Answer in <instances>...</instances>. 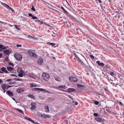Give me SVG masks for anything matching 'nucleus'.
Here are the masks:
<instances>
[{
    "label": "nucleus",
    "mask_w": 124,
    "mask_h": 124,
    "mask_svg": "<svg viewBox=\"0 0 124 124\" xmlns=\"http://www.w3.org/2000/svg\"><path fill=\"white\" fill-rule=\"evenodd\" d=\"M69 80L71 82L73 81L74 82H76L78 81L77 79L75 77L70 76L69 77Z\"/></svg>",
    "instance_id": "6"
},
{
    "label": "nucleus",
    "mask_w": 124,
    "mask_h": 124,
    "mask_svg": "<svg viewBox=\"0 0 124 124\" xmlns=\"http://www.w3.org/2000/svg\"><path fill=\"white\" fill-rule=\"evenodd\" d=\"M3 52L4 55L5 56H6L8 55H9L11 53L10 51L9 50H4Z\"/></svg>",
    "instance_id": "10"
},
{
    "label": "nucleus",
    "mask_w": 124,
    "mask_h": 124,
    "mask_svg": "<svg viewBox=\"0 0 124 124\" xmlns=\"http://www.w3.org/2000/svg\"><path fill=\"white\" fill-rule=\"evenodd\" d=\"M37 86V85L35 84H31V86H30L31 87H36Z\"/></svg>",
    "instance_id": "39"
},
{
    "label": "nucleus",
    "mask_w": 124,
    "mask_h": 124,
    "mask_svg": "<svg viewBox=\"0 0 124 124\" xmlns=\"http://www.w3.org/2000/svg\"><path fill=\"white\" fill-rule=\"evenodd\" d=\"M115 13H116L117 14H118V13H119V12L118 11H115Z\"/></svg>",
    "instance_id": "61"
},
{
    "label": "nucleus",
    "mask_w": 124,
    "mask_h": 124,
    "mask_svg": "<svg viewBox=\"0 0 124 124\" xmlns=\"http://www.w3.org/2000/svg\"><path fill=\"white\" fill-rule=\"evenodd\" d=\"M14 26H15L16 28V29L19 30V29L17 27V26L16 25H14Z\"/></svg>",
    "instance_id": "56"
},
{
    "label": "nucleus",
    "mask_w": 124,
    "mask_h": 124,
    "mask_svg": "<svg viewBox=\"0 0 124 124\" xmlns=\"http://www.w3.org/2000/svg\"><path fill=\"white\" fill-rule=\"evenodd\" d=\"M28 96L31 99H35V98L34 96L33 95L29 94L28 95Z\"/></svg>",
    "instance_id": "25"
},
{
    "label": "nucleus",
    "mask_w": 124,
    "mask_h": 124,
    "mask_svg": "<svg viewBox=\"0 0 124 124\" xmlns=\"http://www.w3.org/2000/svg\"><path fill=\"white\" fill-rule=\"evenodd\" d=\"M2 48V49H6V48L5 46H4L3 47V45H0V48Z\"/></svg>",
    "instance_id": "37"
},
{
    "label": "nucleus",
    "mask_w": 124,
    "mask_h": 124,
    "mask_svg": "<svg viewBox=\"0 0 124 124\" xmlns=\"http://www.w3.org/2000/svg\"><path fill=\"white\" fill-rule=\"evenodd\" d=\"M93 115L95 116H100L99 115L98 113H94Z\"/></svg>",
    "instance_id": "36"
},
{
    "label": "nucleus",
    "mask_w": 124,
    "mask_h": 124,
    "mask_svg": "<svg viewBox=\"0 0 124 124\" xmlns=\"http://www.w3.org/2000/svg\"><path fill=\"white\" fill-rule=\"evenodd\" d=\"M37 115L40 117H42L43 116V114L39 112H38L37 114Z\"/></svg>",
    "instance_id": "28"
},
{
    "label": "nucleus",
    "mask_w": 124,
    "mask_h": 124,
    "mask_svg": "<svg viewBox=\"0 0 124 124\" xmlns=\"http://www.w3.org/2000/svg\"><path fill=\"white\" fill-rule=\"evenodd\" d=\"M78 102H76L75 104V105H78Z\"/></svg>",
    "instance_id": "63"
},
{
    "label": "nucleus",
    "mask_w": 124,
    "mask_h": 124,
    "mask_svg": "<svg viewBox=\"0 0 124 124\" xmlns=\"http://www.w3.org/2000/svg\"><path fill=\"white\" fill-rule=\"evenodd\" d=\"M76 91V89L73 88H69L66 91L62 90V91H65V92H66L68 93L72 92H75Z\"/></svg>",
    "instance_id": "8"
},
{
    "label": "nucleus",
    "mask_w": 124,
    "mask_h": 124,
    "mask_svg": "<svg viewBox=\"0 0 124 124\" xmlns=\"http://www.w3.org/2000/svg\"><path fill=\"white\" fill-rule=\"evenodd\" d=\"M68 97H69V98H70V99H71L72 100H74V99H73L72 98V97H71V96H70V95H68Z\"/></svg>",
    "instance_id": "52"
},
{
    "label": "nucleus",
    "mask_w": 124,
    "mask_h": 124,
    "mask_svg": "<svg viewBox=\"0 0 124 124\" xmlns=\"http://www.w3.org/2000/svg\"><path fill=\"white\" fill-rule=\"evenodd\" d=\"M47 44L48 45H51L52 47L54 46L55 45V44L54 43H50L49 42H48Z\"/></svg>",
    "instance_id": "27"
},
{
    "label": "nucleus",
    "mask_w": 124,
    "mask_h": 124,
    "mask_svg": "<svg viewBox=\"0 0 124 124\" xmlns=\"http://www.w3.org/2000/svg\"><path fill=\"white\" fill-rule=\"evenodd\" d=\"M28 15L29 16L32 17L33 19H39V18L37 17L34 16L31 13L29 14Z\"/></svg>",
    "instance_id": "15"
},
{
    "label": "nucleus",
    "mask_w": 124,
    "mask_h": 124,
    "mask_svg": "<svg viewBox=\"0 0 124 124\" xmlns=\"http://www.w3.org/2000/svg\"><path fill=\"white\" fill-rule=\"evenodd\" d=\"M27 53L31 57H34L35 58L37 57V55L35 53L33 52L28 51L27 52Z\"/></svg>",
    "instance_id": "7"
},
{
    "label": "nucleus",
    "mask_w": 124,
    "mask_h": 124,
    "mask_svg": "<svg viewBox=\"0 0 124 124\" xmlns=\"http://www.w3.org/2000/svg\"><path fill=\"white\" fill-rule=\"evenodd\" d=\"M43 62V60L42 59H39L38 60V63L39 65H41Z\"/></svg>",
    "instance_id": "20"
},
{
    "label": "nucleus",
    "mask_w": 124,
    "mask_h": 124,
    "mask_svg": "<svg viewBox=\"0 0 124 124\" xmlns=\"http://www.w3.org/2000/svg\"><path fill=\"white\" fill-rule=\"evenodd\" d=\"M15 109L16 110H17V111H18L20 113H21V114H23V111L21 110V109L18 108H15Z\"/></svg>",
    "instance_id": "24"
},
{
    "label": "nucleus",
    "mask_w": 124,
    "mask_h": 124,
    "mask_svg": "<svg viewBox=\"0 0 124 124\" xmlns=\"http://www.w3.org/2000/svg\"><path fill=\"white\" fill-rule=\"evenodd\" d=\"M27 37L28 38H31V39H33V37L30 36V35H28L27 36Z\"/></svg>",
    "instance_id": "43"
},
{
    "label": "nucleus",
    "mask_w": 124,
    "mask_h": 124,
    "mask_svg": "<svg viewBox=\"0 0 124 124\" xmlns=\"http://www.w3.org/2000/svg\"><path fill=\"white\" fill-rule=\"evenodd\" d=\"M31 107L30 108L31 109V110H34L36 107V104L34 102H32L31 103Z\"/></svg>",
    "instance_id": "11"
},
{
    "label": "nucleus",
    "mask_w": 124,
    "mask_h": 124,
    "mask_svg": "<svg viewBox=\"0 0 124 124\" xmlns=\"http://www.w3.org/2000/svg\"><path fill=\"white\" fill-rule=\"evenodd\" d=\"M6 93L10 97L13 96L14 94L13 93L10 91H7L6 92Z\"/></svg>",
    "instance_id": "13"
},
{
    "label": "nucleus",
    "mask_w": 124,
    "mask_h": 124,
    "mask_svg": "<svg viewBox=\"0 0 124 124\" xmlns=\"http://www.w3.org/2000/svg\"><path fill=\"white\" fill-rule=\"evenodd\" d=\"M24 90V88L19 87L16 90V92L17 93H20L21 92H23Z\"/></svg>",
    "instance_id": "12"
},
{
    "label": "nucleus",
    "mask_w": 124,
    "mask_h": 124,
    "mask_svg": "<svg viewBox=\"0 0 124 124\" xmlns=\"http://www.w3.org/2000/svg\"><path fill=\"white\" fill-rule=\"evenodd\" d=\"M12 80V79H7L5 80V81L6 82H9L10 81Z\"/></svg>",
    "instance_id": "45"
},
{
    "label": "nucleus",
    "mask_w": 124,
    "mask_h": 124,
    "mask_svg": "<svg viewBox=\"0 0 124 124\" xmlns=\"http://www.w3.org/2000/svg\"><path fill=\"white\" fill-rule=\"evenodd\" d=\"M42 76L43 79L46 81L50 78V76L48 73H43L42 74Z\"/></svg>",
    "instance_id": "2"
},
{
    "label": "nucleus",
    "mask_w": 124,
    "mask_h": 124,
    "mask_svg": "<svg viewBox=\"0 0 124 124\" xmlns=\"http://www.w3.org/2000/svg\"><path fill=\"white\" fill-rule=\"evenodd\" d=\"M35 21L36 22H40L41 24H45V23L42 21H41L40 20H35Z\"/></svg>",
    "instance_id": "32"
},
{
    "label": "nucleus",
    "mask_w": 124,
    "mask_h": 124,
    "mask_svg": "<svg viewBox=\"0 0 124 124\" xmlns=\"http://www.w3.org/2000/svg\"><path fill=\"white\" fill-rule=\"evenodd\" d=\"M63 23L64 24H67V22H63Z\"/></svg>",
    "instance_id": "62"
},
{
    "label": "nucleus",
    "mask_w": 124,
    "mask_h": 124,
    "mask_svg": "<svg viewBox=\"0 0 124 124\" xmlns=\"http://www.w3.org/2000/svg\"><path fill=\"white\" fill-rule=\"evenodd\" d=\"M3 83V81L1 79H0V84L2 83Z\"/></svg>",
    "instance_id": "58"
},
{
    "label": "nucleus",
    "mask_w": 124,
    "mask_h": 124,
    "mask_svg": "<svg viewBox=\"0 0 124 124\" xmlns=\"http://www.w3.org/2000/svg\"><path fill=\"white\" fill-rule=\"evenodd\" d=\"M106 110L107 112H108L110 113L111 112V111H110L108 109H106Z\"/></svg>",
    "instance_id": "57"
},
{
    "label": "nucleus",
    "mask_w": 124,
    "mask_h": 124,
    "mask_svg": "<svg viewBox=\"0 0 124 124\" xmlns=\"http://www.w3.org/2000/svg\"><path fill=\"white\" fill-rule=\"evenodd\" d=\"M77 59L78 62H79L81 65L85 66V63L81 60L79 57Z\"/></svg>",
    "instance_id": "14"
},
{
    "label": "nucleus",
    "mask_w": 124,
    "mask_h": 124,
    "mask_svg": "<svg viewBox=\"0 0 124 124\" xmlns=\"http://www.w3.org/2000/svg\"><path fill=\"white\" fill-rule=\"evenodd\" d=\"M110 74L113 77L115 76V73L112 71L110 72Z\"/></svg>",
    "instance_id": "29"
},
{
    "label": "nucleus",
    "mask_w": 124,
    "mask_h": 124,
    "mask_svg": "<svg viewBox=\"0 0 124 124\" xmlns=\"http://www.w3.org/2000/svg\"><path fill=\"white\" fill-rule=\"evenodd\" d=\"M73 54L75 55V57L77 58V59L79 57L78 56V55L76 54L75 52L74 51V52H73Z\"/></svg>",
    "instance_id": "40"
},
{
    "label": "nucleus",
    "mask_w": 124,
    "mask_h": 124,
    "mask_svg": "<svg viewBox=\"0 0 124 124\" xmlns=\"http://www.w3.org/2000/svg\"><path fill=\"white\" fill-rule=\"evenodd\" d=\"M55 79L58 81H60V79L59 78H55Z\"/></svg>",
    "instance_id": "53"
},
{
    "label": "nucleus",
    "mask_w": 124,
    "mask_h": 124,
    "mask_svg": "<svg viewBox=\"0 0 124 124\" xmlns=\"http://www.w3.org/2000/svg\"><path fill=\"white\" fill-rule=\"evenodd\" d=\"M8 58L7 57H6L5 59V60L6 61H8Z\"/></svg>",
    "instance_id": "46"
},
{
    "label": "nucleus",
    "mask_w": 124,
    "mask_h": 124,
    "mask_svg": "<svg viewBox=\"0 0 124 124\" xmlns=\"http://www.w3.org/2000/svg\"><path fill=\"white\" fill-rule=\"evenodd\" d=\"M58 88L62 89V85H60V86H59L58 87Z\"/></svg>",
    "instance_id": "59"
},
{
    "label": "nucleus",
    "mask_w": 124,
    "mask_h": 124,
    "mask_svg": "<svg viewBox=\"0 0 124 124\" xmlns=\"http://www.w3.org/2000/svg\"><path fill=\"white\" fill-rule=\"evenodd\" d=\"M24 118L25 119L33 123H35V122H34V121L33 120L31 119L30 118L27 117H25Z\"/></svg>",
    "instance_id": "18"
},
{
    "label": "nucleus",
    "mask_w": 124,
    "mask_h": 124,
    "mask_svg": "<svg viewBox=\"0 0 124 124\" xmlns=\"http://www.w3.org/2000/svg\"><path fill=\"white\" fill-rule=\"evenodd\" d=\"M2 56V54H0V58H1Z\"/></svg>",
    "instance_id": "64"
},
{
    "label": "nucleus",
    "mask_w": 124,
    "mask_h": 124,
    "mask_svg": "<svg viewBox=\"0 0 124 124\" xmlns=\"http://www.w3.org/2000/svg\"><path fill=\"white\" fill-rule=\"evenodd\" d=\"M63 122L66 124H68V121L67 120H64Z\"/></svg>",
    "instance_id": "41"
},
{
    "label": "nucleus",
    "mask_w": 124,
    "mask_h": 124,
    "mask_svg": "<svg viewBox=\"0 0 124 124\" xmlns=\"http://www.w3.org/2000/svg\"><path fill=\"white\" fill-rule=\"evenodd\" d=\"M14 56L15 58L17 61H20L21 60L22 57L20 54L17 53H15Z\"/></svg>",
    "instance_id": "3"
},
{
    "label": "nucleus",
    "mask_w": 124,
    "mask_h": 124,
    "mask_svg": "<svg viewBox=\"0 0 124 124\" xmlns=\"http://www.w3.org/2000/svg\"><path fill=\"white\" fill-rule=\"evenodd\" d=\"M16 46L17 47H22V46L21 45L17 44L16 45Z\"/></svg>",
    "instance_id": "50"
},
{
    "label": "nucleus",
    "mask_w": 124,
    "mask_h": 124,
    "mask_svg": "<svg viewBox=\"0 0 124 124\" xmlns=\"http://www.w3.org/2000/svg\"><path fill=\"white\" fill-rule=\"evenodd\" d=\"M112 113L114 115H116L117 114L116 112L114 113L112 112Z\"/></svg>",
    "instance_id": "55"
},
{
    "label": "nucleus",
    "mask_w": 124,
    "mask_h": 124,
    "mask_svg": "<svg viewBox=\"0 0 124 124\" xmlns=\"http://www.w3.org/2000/svg\"><path fill=\"white\" fill-rule=\"evenodd\" d=\"M7 68L8 71L10 72H12L14 70L13 68L11 67H7Z\"/></svg>",
    "instance_id": "21"
},
{
    "label": "nucleus",
    "mask_w": 124,
    "mask_h": 124,
    "mask_svg": "<svg viewBox=\"0 0 124 124\" xmlns=\"http://www.w3.org/2000/svg\"><path fill=\"white\" fill-rule=\"evenodd\" d=\"M96 63L100 67H103L104 65V64L103 63H101L99 61H97L96 62Z\"/></svg>",
    "instance_id": "19"
},
{
    "label": "nucleus",
    "mask_w": 124,
    "mask_h": 124,
    "mask_svg": "<svg viewBox=\"0 0 124 124\" xmlns=\"http://www.w3.org/2000/svg\"><path fill=\"white\" fill-rule=\"evenodd\" d=\"M31 9L33 10L34 12H35L36 11V10L33 4H32V7L31 8Z\"/></svg>",
    "instance_id": "35"
},
{
    "label": "nucleus",
    "mask_w": 124,
    "mask_h": 124,
    "mask_svg": "<svg viewBox=\"0 0 124 124\" xmlns=\"http://www.w3.org/2000/svg\"><path fill=\"white\" fill-rule=\"evenodd\" d=\"M117 103H119L120 105L122 106H123L124 105L120 101L118 102V101H117Z\"/></svg>",
    "instance_id": "44"
},
{
    "label": "nucleus",
    "mask_w": 124,
    "mask_h": 124,
    "mask_svg": "<svg viewBox=\"0 0 124 124\" xmlns=\"http://www.w3.org/2000/svg\"><path fill=\"white\" fill-rule=\"evenodd\" d=\"M107 78L108 81L109 82H110L111 81V82H112L113 81L111 80V78L108 77V76L107 75Z\"/></svg>",
    "instance_id": "33"
},
{
    "label": "nucleus",
    "mask_w": 124,
    "mask_h": 124,
    "mask_svg": "<svg viewBox=\"0 0 124 124\" xmlns=\"http://www.w3.org/2000/svg\"><path fill=\"white\" fill-rule=\"evenodd\" d=\"M15 83L14 82H10L9 83V84L10 85H13Z\"/></svg>",
    "instance_id": "47"
},
{
    "label": "nucleus",
    "mask_w": 124,
    "mask_h": 124,
    "mask_svg": "<svg viewBox=\"0 0 124 124\" xmlns=\"http://www.w3.org/2000/svg\"><path fill=\"white\" fill-rule=\"evenodd\" d=\"M69 16L70 17V19L75 21H77V19L76 18L74 17L73 16H71L70 14Z\"/></svg>",
    "instance_id": "22"
},
{
    "label": "nucleus",
    "mask_w": 124,
    "mask_h": 124,
    "mask_svg": "<svg viewBox=\"0 0 124 124\" xmlns=\"http://www.w3.org/2000/svg\"><path fill=\"white\" fill-rule=\"evenodd\" d=\"M12 87V86H10L9 85H6V89L7 90L9 88Z\"/></svg>",
    "instance_id": "38"
},
{
    "label": "nucleus",
    "mask_w": 124,
    "mask_h": 124,
    "mask_svg": "<svg viewBox=\"0 0 124 124\" xmlns=\"http://www.w3.org/2000/svg\"><path fill=\"white\" fill-rule=\"evenodd\" d=\"M77 86L79 88H85V87L84 85L79 84H78L77 85Z\"/></svg>",
    "instance_id": "26"
},
{
    "label": "nucleus",
    "mask_w": 124,
    "mask_h": 124,
    "mask_svg": "<svg viewBox=\"0 0 124 124\" xmlns=\"http://www.w3.org/2000/svg\"><path fill=\"white\" fill-rule=\"evenodd\" d=\"M17 81H22V79H20L17 78Z\"/></svg>",
    "instance_id": "54"
},
{
    "label": "nucleus",
    "mask_w": 124,
    "mask_h": 124,
    "mask_svg": "<svg viewBox=\"0 0 124 124\" xmlns=\"http://www.w3.org/2000/svg\"><path fill=\"white\" fill-rule=\"evenodd\" d=\"M10 75L13 76L15 77H17V76H16L15 75H14V74H10Z\"/></svg>",
    "instance_id": "51"
},
{
    "label": "nucleus",
    "mask_w": 124,
    "mask_h": 124,
    "mask_svg": "<svg viewBox=\"0 0 124 124\" xmlns=\"http://www.w3.org/2000/svg\"><path fill=\"white\" fill-rule=\"evenodd\" d=\"M94 103L96 105H98L99 103V102L93 100Z\"/></svg>",
    "instance_id": "30"
},
{
    "label": "nucleus",
    "mask_w": 124,
    "mask_h": 124,
    "mask_svg": "<svg viewBox=\"0 0 124 124\" xmlns=\"http://www.w3.org/2000/svg\"><path fill=\"white\" fill-rule=\"evenodd\" d=\"M90 57L92 58L93 60L94 59V57L91 54L90 55Z\"/></svg>",
    "instance_id": "42"
},
{
    "label": "nucleus",
    "mask_w": 124,
    "mask_h": 124,
    "mask_svg": "<svg viewBox=\"0 0 124 124\" xmlns=\"http://www.w3.org/2000/svg\"><path fill=\"white\" fill-rule=\"evenodd\" d=\"M2 89H6V85L4 84H2L1 86Z\"/></svg>",
    "instance_id": "31"
},
{
    "label": "nucleus",
    "mask_w": 124,
    "mask_h": 124,
    "mask_svg": "<svg viewBox=\"0 0 124 124\" xmlns=\"http://www.w3.org/2000/svg\"><path fill=\"white\" fill-rule=\"evenodd\" d=\"M35 88L36 90H39L40 91H45V90L44 89L42 88Z\"/></svg>",
    "instance_id": "34"
},
{
    "label": "nucleus",
    "mask_w": 124,
    "mask_h": 124,
    "mask_svg": "<svg viewBox=\"0 0 124 124\" xmlns=\"http://www.w3.org/2000/svg\"><path fill=\"white\" fill-rule=\"evenodd\" d=\"M4 89H4H2L3 90V92L4 93H5V92L6 91V90H5V89Z\"/></svg>",
    "instance_id": "60"
},
{
    "label": "nucleus",
    "mask_w": 124,
    "mask_h": 124,
    "mask_svg": "<svg viewBox=\"0 0 124 124\" xmlns=\"http://www.w3.org/2000/svg\"><path fill=\"white\" fill-rule=\"evenodd\" d=\"M94 119L97 121L101 123H104V122H106V120H105L104 118H101L96 117H94Z\"/></svg>",
    "instance_id": "5"
},
{
    "label": "nucleus",
    "mask_w": 124,
    "mask_h": 124,
    "mask_svg": "<svg viewBox=\"0 0 124 124\" xmlns=\"http://www.w3.org/2000/svg\"><path fill=\"white\" fill-rule=\"evenodd\" d=\"M9 65L11 66H13L14 65V64H13L11 62L9 63Z\"/></svg>",
    "instance_id": "49"
},
{
    "label": "nucleus",
    "mask_w": 124,
    "mask_h": 124,
    "mask_svg": "<svg viewBox=\"0 0 124 124\" xmlns=\"http://www.w3.org/2000/svg\"><path fill=\"white\" fill-rule=\"evenodd\" d=\"M51 117V116L49 115H46L45 114L43 113V116H42V117L43 118H49Z\"/></svg>",
    "instance_id": "16"
},
{
    "label": "nucleus",
    "mask_w": 124,
    "mask_h": 124,
    "mask_svg": "<svg viewBox=\"0 0 124 124\" xmlns=\"http://www.w3.org/2000/svg\"><path fill=\"white\" fill-rule=\"evenodd\" d=\"M0 70L2 71L5 72L6 73H8V72L6 70V68L5 67H2L1 69Z\"/></svg>",
    "instance_id": "17"
},
{
    "label": "nucleus",
    "mask_w": 124,
    "mask_h": 124,
    "mask_svg": "<svg viewBox=\"0 0 124 124\" xmlns=\"http://www.w3.org/2000/svg\"><path fill=\"white\" fill-rule=\"evenodd\" d=\"M1 4L4 7L10 10L12 12H15L14 10L10 7L9 6L2 2H1Z\"/></svg>",
    "instance_id": "4"
},
{
    "label": "nucleus",
    "mask_w": 124,
    "mask_h": 124,
    "mask_svg": "<svg viewBox=\"0 0 124 124\" xmlns=\"http://www.w3.org/2000/svg\"><path fill=\"white\" fill-rule=\"evenodd\" d=\"M67 88V87L65 85H64V86L62 85V88H63L64 89H66Z\"/></svg>",
    "instance_id": "48"
},
{
    "label": "nucleus",
    "mask_w": 124,
    "mask_h": 124,
    "mask_svg": "<svg viewBox=\"0 0 124 124\" xmlns=\"http://www.w3.org/2000/svg\"><path fill=\"white\" fill-rule=\"evenodd\" d=\"M17 72L19 73L18 76L20 77H22L24 73L23 70L20 68H19L17 69Z\"/></svg>",
    "instance_id": "1"
},
{
    "label": "nucleus",
    "mask_w": 124,
    "mask_h": 124,
    "mask_svg": "<svg viewBox=\"0 0 124 124\" xmlns=\"http://www.w3.org/2000/svg\"><path fill=\"white\" fill-rule=\"evenodd\" d=\"M62 12L65 14L66 16H69L70 15V14L69 12L67 11V10L65 9L63 7H62Z\"/></svg>",
    "instance_id": "9"
},
{
    "label": "nucleus",
    "mask_w": 124,
    "mask_h": 124,
    "mask_svg": "<svg viewBox=\"0 0 124 124\" xmlns=\"http://www.w3.org/2000/svg\"><path fill=\"white\" fill-rule=\"evenodd\" d=\"M45 112L46 113L48 112L49 111L48 107L46 106H45Z\"/></svg>",
    "instance_id": "23"
}]
</instances>
